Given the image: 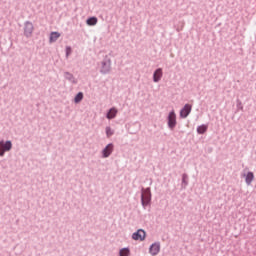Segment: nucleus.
Listing matches in <instances>:
<instances>
[{"mask_svg": "<svg viewBox=\"0 0 256 256\" xmlns=\"http://www.w3.org/2000/svg\"><path fill=\"white\" fill-rule=\"evenodd\" d=\"M162 78H163V69L157 68L153 73L154 83H159V81H161Z\"/></svg>", "mask_w": 256, "mask_h": 256, "instance_id": "nucleus-10", "label": "nucleus"}, {"mask_svg": "<svg viewBox=\"0 0 256 256\" xmlns=\"http://www.w3.org/2000/svg\"><path fill=\"white\" fill-rule=\"evenodd\" d=\"M151 203V188L141 189V205L145 209Z\"/></svg>", "mask_w": 256, "mask_h": 256, "instance_id": "nucleus-2", "label": "nucleus"}, {"mask_svg": "<svg viewBox=\"0 0 256 256\" xmlns=\"http://www.w3.org/2000/svg\"><path fill=\"white\" fill-rule=\"evenodd\" d=\"M208 126L207 124H202L197 127L196 131L198 135H204V133H207Z\"/></svg>", "mask_w": 256, "mask_h": 256, "instance_id": "nucleus-13", "label": "nucleus"}, {"mask_svg": "<svg viewBox=\"0 0 256 256\" xmlns=\"http://www.w3.org/2000/svg\"><path fill=\"white\" fill-rule=\"evenodd\" d=\"M13 149V142L11 140H0V157H5V153Z\"/></svg>", "mask_w": 256, "mask_h": 256, "instance_id": "nucleus-3", "label": "nucleus"}, {"mask_svg": "<svg viewBox=\"0 0 256 256\" xmlns=\"http://www.w3.org/2000/svg\"><path fill=\"white\" fill-rule=\"evenodd\" d=\"M115 149V145H113V143H109L103 150H102V157L104 159H107V157H109L111 155V153H113Z\"/></svg>", "mask_w": 256, "mask_h": 256, "instance_id": "nucleus-8", "label": "nucleus"}, {"mask_svg": "<svg viewBox=\"0 0 256 256\" xmlns=\"http://www.w3.org/2000/svg\"><path fill=\"white\" fill-rule=\"evenodd\" d=\"M71 55V47L67 46L66 47V57H69Z\"/></svg>", "mask_w": 256, "mask_h": 256, "instance_id": "nucleus-22", "label": "nucleus"}, {"mask_svg": "<svg viewBox=\"0 0 256 256\" xmlns=\"http://www.w3.org/2000/svg\"><path fill=\"white\" fill-rule=\"evenodd\" d=\"M167 125L170 131H173L175 127H177V114H175V110H171L167 116Z\"/></svg>", "mask_w": 256, "mask_h": 256, "instance_id": "nucleus-4", "label": "nucleus"}, {"mask_svg": "<svg viewBox=\"0 0 256 256\" xmlns=\"http://www.w3.org/2000/svg\"><path fill=\"white\" fill-rule=\"evenodd\" d=\"M115 132L113 131V129H111L110 126L106 127V137H111Z\"/></svg>", "mask_w": 256, "mask_h": 256, "instance_id": "nucleus-21", "label": "nucleus"}, {"mask_svg": "<svg viewBox=\"0 0 256 256\" xmlns=\"http://www.w3.org/2000/svg\"><path fill=\"white\" fill-rule=\"evenodd\" d=\"M159 251H161V243L159 242L153 243L149 248V252L153 256L158 255Z\"/></svg>", "mask_w": 256, "mask_h": 256, "instance_id": "nucleus-9", "label": "nucleus"}, {"mask_svg": "<svg viewBox=\"0 0 256 256\" xmlns=\"http://www.w3.org/2000/svg\"><path fill=\"white\" fill-rule=\"evenodd\" d=\"M145 237H147V232L143 229H138L132 234V239L134 241H145Z\"/></svg>", "mask_w": 256, "mask_h": 256, "instance_id": "nucleus-5", "label": "nucleus"}, {"mask_svg": "<svg viewBox=\"0 0 256 256\" xmlns=\"http://www.w3.org/2000/svg\"><path fill=\"white\" fill-rule=\"evenodd\" d=\"M236 107H237V111H243V103L241 102L240 99L236 100Z\"/></svg>", "mask_w": 256, "mask_h": 256, "instance_id": "nucleus-20", "label": "nucleus"}, {"mask_svg": "<svg viewBox=\"0 0 256 256\" xmlns=\"http://www.w3.org/2000/svg\"><path fill=\"white\" fill-rule=\"evenodd\" d=\"M83 101V92H78L74 98V103H81Z\"/></svg>", "mask_w": 256, "mask_h": 256, "instance_id": "nucleus-19", "label": "nucleus"}, {"mask_svg": "<svg viewBox=\"0 0 256 256\" xmlns=\"http://www.w3.org/2000/svg\"><path fill=\"white\" fill-rule=\"evenodd\" d=\"M182 185H184V187L189 185V176L186 173L182 174Z\"/></svg>", "mask_w": 256, "mask_h": 256, "instance_id": "nucleus-18", "label": "nucleus"}, {"mask_svg": "<svg viewBox=\"0 0 256 256\" xmlns=\"http://www.w3.org/2000/svg\"><path fill=\"white\" fill-rule=\"evenodd\" d=\"M64 78L72 83V85H77V79H75V76H73L70 72H64Z\"/></svg>", "mask_w": 256, "mask_h": 256, "instance_id": "nucleus-11", "label": "nucleus"}, {"mask_svg": "<svg viewBox=\"0 0 256 256\" xmlns=\"http://www.w3.org/2000/svg\"><path fill=\"white\" fill-rule=\"evenodd\" d=\"M193 109V106L190 104H185L184 107L180 110V117L182 119H187L189 115L191 114V110Z\"/></svg>", "mask_w": 256, "mask_h": 256, "instance_id": "nucleus-7", "label": "nucleus"}, {"mask_svg": "<svg viewBox=\"0 0 256 256\" xmlns=\"http://www.w3.org/2000/svg\"><path fill=\"white\" fill-rule=\"evenodd\" d=\"M111 58L109 55H105L101 61L100 73L101 75H109L111 73Z\"/></svg>", "mask_w": 256, "mask_h": 256, "instance_id": "nucleus-1", "label": "nucleus"}, {"mask_svg": "<svg viewBox=\"0 0 256 256\" xmlns=\"http://www.w3.org/2000/svg\"><path fill=\"white\" fill-rule=\"evenodd\" d=\"M106 117L108 119H115V117H117V110L115 108H111L106 114Z\"/></svg>", "mask_w": 256, "mask_h": 256, "instance_id": "nucleus-14", "label": "nucleus"}, {"mask_svg": "<svg viewBox=\"0 0 256 256\" xmlns=\"http://www.w3.org/2000/svg\"><path fill=\"white\" fill-rule=\"evenodd\" d=\"M97 17H95V16H92V17H90V18H88L87 20H86V23H87V25H89L90 27H93V26H95V24L97 23Z\"/></svg>", "mask_w": 256, "mask_h": 256, "instance_id": "nucleus-16", "label": "nucleus"}, {"mask_svg": "<svg viewBox=\"0 0 256 256\" xmlns=\"http://www.w3.org/2000/svg\"><path fill=\"white\" fill-rule=\"evenodd\" d=\"M131 255V251L129 250V248H122L119 251V256H129Z\"/></svg>", "mask_w": 256, "mask_h": 256, "instance_id": "nucleus-17", "label": "nucleus"}, {"mask_svg": "<svg viewBox=\"0 0 256 256\" xmlns=\"http://www.w3.org/2000/svg\"><path fill=\"white\" fill-rule=\"evenodd\" d=\"M60 37H61V33L51 32L50 37H49V41H50V43H55V41H57V39H59Z\"/></svg>", "mask_w": 256, "mask_h": 256, "instance_id": "nucleus-12", "label": "nucleus"}, {"mask_svg": "<svg viewBox=\"0 0 256 256\" xmlns=\"http://www.w3.org/2000/svg\"><path fill=\"white\" fill-rule=\"evenodd\" d=\"M253 179H255V175L253 174V172H248L245 178L246 185L253 183Z\"/></svg>", "mask_w": 256, "mask_h": 256, "instance_id": "nucleus-15", "label": "nucleus"}, {"mask_svg": "<svg viewBox=\"0 0 256 256\" xmlns=\"http://www.w3.org/2000/svg\"><path fill=\"white\" fill-rule=\"evenodd\" d=\"M33 30H34L33 22L26 21L24 23V35H25V37H27V38L31 37L33 35Z\"/></svg>", "mask_w": 256, "mask_h": 256, "instance_id": "nucleus-6", "label": "nucleus"}]
</instances>
